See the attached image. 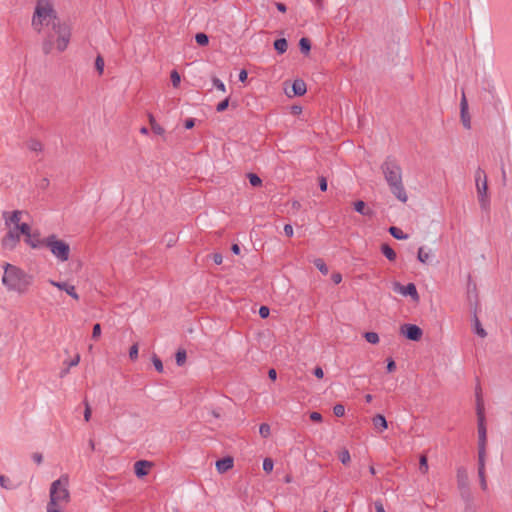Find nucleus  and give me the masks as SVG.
Wrapping results in <instances>:
<instances>
[{
	"instance_id": "obj_31",
	"label": "nucleus",
	"mask_w": 512,
	"mask_h": 512,
	"mask_svg": "<svg viewBox=\"0 0 512 512\" xmlns=\"http://www.w3.org/2000/svg\"><path fill=\"white\" fill-rule=\"evenodd\" d=\"M338 457H339V460L343 463V464H348L351 460V457H350V453L347 449H343L341 450L339 453H338Z\"/></svg>"
},
{
	"instance_id": "obj_56",
	"label": "nucleus",
	"mask_w": 512,
	"mask_h": 512,
	"mask_svg": "<svg viewBox=\"0 0 512 512\" xmlns=\"http://www.w3.org/2000/svg\"><path fill=\"white\" fill-rule=\"evenodd\" d=\"M91 417V408L88 404H86L85 411H84V419L86 422L90 420Z\"/></svg>"
},
{
	"instance_id": "obj_45",
	"label": "nucleus",
	"mask_w": 512,
	"mask_h": 512,
	"mask_svg": "<svg viewBox=\"0 0 512 512\" xmlns=\"http://www.w3.org/2000/svg\"><path fill=\"white\" fill-rule=\"evenodd\" d=\"M228 105H229V98H226L223 101H221L220 103H218L216 110L218 112H223L224 110L227 109Z\"/></svg>"
},
{
	"instance_id": "obj_42",
	"label": "nucleus",
	"mask_w": 512,
	"mask_h": 512,
	"mask_svg": "<svg viewBox=\"0 0 512 512\" xmlns=\"http://www.w3.org/2000/svg\"><path fill=\"white\" fill-rule=\"evenodd\" d=\"M101 336V326L99 323L95 324L93 326V330H92V338L94 340H98L99 337Z\"/></svg>"
},
{
	"instance_id": "obj_49",
	"label": "nucleus",
	"mask_w": 512,
	"mask_h": 512,
	"mask_svg": "<svg viewBox=\"0 0 512 512\" xmlns=\"http://www.w3.org/2000/svg\"><path fill=\"white\" fill-rule=\"evenodd\" d=\"M269 308L266 306H261L259 309V315L261 318H267L269 316Z\"/></svg>"
},
{
	"instance_id": "obj_30",
	"label": "nucleus",
	"mask_w": 512,
	"mask_h": 512,
	"mask_svg": "<svg viewBox=\"0 0 512 512\" xmlns=\"http://www.w3.org/2000/svg\"><path fill=\"white\" fill-rule=\"evenodd\" d=\"M364 338L366 339L367 342L371 344L379 343V336L376 332H366L364 334Z\"/></svg>"
},
{
	"instance_id": "obj_22",
	"label": "nucleus",
	"mask_w": 512,
	"mask_h": 512,
	"mask_svg": "<svg viewBox=\"0 0 512 512\" xmlns=\"http://www.w3.org/2000/svg\"><path fill=\"white\" fill-rule=\"evenodd\" d=\"M149 123L151 126V130L157 135H163L165 130L164 128L158 124L152 114L149 115Z\"/></svg>"
},
{
	"instance_id": "obj_28",
	"label": "nucleus",
	"mask_w": 512,
	"mask_h": 512,
	"mask_svg": "<svg viewBox=\"0 0 512 512\" xmlns=\"http://www.w3.org/2000/svg\"><path fill=\"white\" fill-rule=\"evenodd\" d=\"M300 49L303 53L308 54L311 49V43L308 38H301L299 41Z\"/></svg>"
},
{
	"instance_id": "obj_7",
	"label": "nucleus",
	"mask_w": 512,
	"mask_h": 512,
	"mask_svg": "<svg viewBox=\"0 0 512 512\" xmlns=\"http://www.w3.org/2000/svg\"><path fill=\"white\" fill-rule=\"evenodd\" d=\"M388 185L402 182V173L400 166L394 161L387 159L381 167Z\"/></svg>"
},
{
	"instance_id": "obj_11",
	"label": "nucleus",
	"mask_w": 512,
	"mask_h": 512,
	"mask_svg": "<svg viewBox=\"0 0 512 512\" xmlns=\"http://www.w3.org/2000/svg\"><path fill=\"white\" fill-rule=\"evenodd\" d=\"M401 332L409 339L413 341H418L422 337V330L413 324H406L401 327Z\"/></svg>"
},
{
	"instance_id": "obj_27",
	"label": "nucleus",
	"mask_w": 512,
	"mask_h": 512,
	"mask_svg": "<svg viewBox=\"0 0 512 512\" xmlns=\"http://www.w3.org/2000/svg\"><path fill=\"white\" fill-rule=\"evenodd\" d=\"M474 329H475V333L478 336H480L481 338L486 337L487 333L484 330V328L482 327V325L477 317L474 319Z\"/></svg>"
},
{
	"instance_id": "obj_52",
	"label": "nucleus",
	"mask_w": 512,
	"mask_h": 512,
	"mask_svg": "<svg viewBox=\"0 0 512 512\" xmlns=\"http://www.w3.org/2000/svg\"><path fill=\"white\" fill-rule=\"evenodd\" d=\"M313 373L318 379H322L324 377L323 369L320 366L315 367Z\"/></svg>"
},
{
	"instance_id": "obj_5",
	"label": "nucleus",
	"mask_w": 512,
	"mask_h": 512,
	"mask_svg": "<svg viewBox=\"0 0 512 512\" xmlns=\"http://www.w3.org/2000/svg\"><path fill=\"white\" fill-rule=\"evenodd\" d=\"M52 255L60 262H66L70 258V246L55 234L46 237V246Z\"/></svg>"
},
{
	"instance_id": "obj_2",
	"label": "nucleus",
	"mask_w": 512,
	"mask_h": 512,
	"mask_svg": "<svg viewBox=\"0 0 512 512\" xmlns=\"http://www.w3.org/2000/svg\"><path fill=\"white\" fill-rule=\"evenodd\" d=\"M2 283L8 291L25 294L32 284V276L12 264H5Z\"/></svg>"
},
{
	"instance_id": "obj_48",
	"label": "nucleus",
	"mask_w": 512,
	"mask_h": 512,
	"mask_svg": "<svg viewBox=\"0 0 512 512\" xmlns=\"http://www.w3.org/2000/svg\"><path fill=\"white\" fill-rule=\"evenodd\" d=\"M29 147H30L31 150H34V151H41L42 150V144L40 142H38V141H31Z\"/></svg>"
},
{
	"instance_id": "obj_18",
	"label": "nucleus",
	"mask_w": 512,
	"mask_h": 512,
	"mask_svg": "<svg viewBox=\"0 0 512 512\" xmlns=\"http://www.w3.org/2000/svg\"><path fill=\"white\" fill-rule=\"evenodd\" d=\"M234 461L231 457L220 459L216 462V468L219 473H224L233 468Z\"/></svg>"
},
{
	"instance_id": "obj_23",
	"label": "nucleus",
	"mask_w": 512,
	"mask_h": 512,
	"mask_svg": "<svg viewBox=\"0 0 512 512\" xmlns=\"http://www.w3.org/2000/svg\"><path fill=\"white\" fill-rule=\"evenodd\" d=\"M354 209L362 215H371L372 211L369 209L365 202L359 200L354 203Z\"/></svg>"
},
{
	"instance_id": "obj_44",
	"label": "nucleus",
	"mask_w": 512,
	"mask_h": 512,
	"mask_svg": "<svg viewBox=\"0 0 512 512\" xmlns=\"http://www.w3.org/2000/svg\"><path fill=\"white\" fill-rule=\"evenodd\" d=\"M79 362H80V355L76 354L72 360L67 362L68 368L65 371V373H67L71 367L77 366L79 364Z\"/></svg>"
},
{
	"instance_id": "obj_60",
	"label": "nucleus",
	"mask_w": 512,
	"mask_h": 512,
	"mask_svg": "<svg viewBox=\"0 0 512 512\" xmlns=\"http://www.w3.org/2000/svg\"><path fill=\"white\" fill-rule=\"evenodd\" d=\"M247 76H248L247 71L246 70H241L240 73H239V80L241 82H244V81H246Z\"/></svg>"
},
{
	"instance_id": "obj_54",
	"label": "nucleus",
	"mask_w": 512,
	"mask_h": 512,
	"mask_svg": "<svg viewBox=\"0 0 512 512\" xmlns=\"http://www.w3.org/2000/svg\"><path fill=\"white\" fill-rule=\"evenodd\" d=\"M331 279L335 284H339L342 281V275L338 272H335L332 274Z\"/></svg>"
},
{
	"instance_id": "obj_32",
	"label": "nucleus",
	"mask_w": 512,
	"mask_h": 512,
	"mask_svg": "<svg viewBox=\"0 0 512 512\" xmlns=\"http://www.w3.org/2000/svg\"><path fill=\"white\" fill-rule=\"evenodd\" d=\"M248 179H249L250 184L254 187L261 186V184H262V180L260 179V177L254 173H249Z\"/></svg>"
},
{
	"instance_id": "obj_16",
	"label": "nucleus",
	"mask_w": 512,
	"mask_h": 512,
	"mask_svg": "<svg viewBox=\"0 0 512 512\" xmlns=\"http://www.w3.org/2000/svg\"><path fill=\"white\" fill-rule=\"evenodd\" d=\"M20 233H15L13 230H10L7 235L2 240V245L5 248L12 249L19 242Z\"/></svg>"
},
{
	"instance_id": "obj_1",
	"label": "nucleus",
	"mask_w": 512,
	"mask_h": 512,
	"mask_svg": "<svg viewBox=\"0 0 512 512\" xmlns=\"http://www.w3.org/2000/svg\"><path fill=\"white\" fill-rule=\"evenodd\" d=\"M70 479L67 474L62 475L59 479L51 483L49 489V501L47 503V512H65L71 495L69 491Z\"/></svg>"
},
{
	"instance_id": "obj_14",
	"label": "nucleus",
	"mask_w": 512,
	"mask_h": 512,
	"mask_svg": "<svg viewBox=\"0 0 512 512\" xmlns=\"http://www.w3.org/2000/svg\"><path fill=\"white\" fill-rule=\"evenodd\" d=\"M152 466V462L146 460H139L134 464V472L137 477L141 478L149 474Z\"/></svg>"
},
{
	"instance_id": "obj_12",
	"label": "nucleus",
	"mask_w": 512,
	"mask_h": 512,
	"mask_svg": "<svg viewBox=\"0 0 512 512\" xmlns=\"http://www.w3.org/2000/svg\"><path fill=\"white\" fill-rule=\"evenodd\" d=\"M24 215L25 213L23 211L16 210L11 213H6L4 217L6 219L7 224L9 223L14 225L15 230H18L20 232V226L22 224H25L24 222H22Z\"/></svg>"
},
{
	"instance_id": "obj_61",
	"label": "nucleus",
	"mask_w": 512,
	"mask_h": 512,
	"mask_svg": "<svg viewBox=\"0 0 512 512\" xmlns=\"http://www.w3.org/2000/svg\"><path fill=\"white\" fill-rule=\"evenodd\" d=\"M268 376L272 381H275L277 378V373L275 369H270L268 372Z\"/></svg>"
},
{
	"instance_id": "obj_33",
	"label": "nucleus",
	"mask_w": 512,
	"mask_h": 512,
	"mask_svg": "<svg viewBox=\"0 0 512 512\" xmlns=\"http://www.w3.org/2000/svg\"><path fill=\"white\" fill-rule=\"evenodd\" d=\"M170 79H171L172 85L175 88H177L181 82L180 74L176 70H173L170 73Z\"/></svg>"
},
{
	"instance_id": "obj_19",
	"label": "nucleus",
	"mask_w": 512,
	"mask_h": 512,
	"mask_svg": "<svg viewBox=\"0 0 512 512\" xmlns=\"http://www.w3.org/2000/svg\"><path fill=\"white\" fill-rule=\"evenodd\" d=\"M372 423H373V426L374 428L378 431V432H383L384 430L387 429L388 427V423L385 419V417L381 414H377L375 415L373 418H372Z\"/></svg>"
},
{
	"instance_id": "obj_63",
	"label": "nucleus",
	"mask_w": 512,
	"mask_h": 512,
	"mask_svg": "<svg viewBox=\"0 0 512 512\" xmlns=\"http://www.w3.org/2000/svg\"><path fill=\"white\" fill-rule=\"evenodd\" d=\"M320 189L322 191H326L327 190V181L325 178H321L320 179Z\"/></svg>"
},
{
	"instance_id": "obj_10",
	"label": "nucleus",
	"mask_w": 512,
	"mask_h": 512,
	"mask_svg": "<svg viewBox=\"0 0 512 512\" xmlns=\"http://www.w3.org/2000/svg\"><path fill=\"white\" fill-rule=\"evenodd\" d=\"M394 290L403 296H410L415 302L419 301V294L413 283L402 285L399 282L394 283Z\"/></svg>"
},
{
	"instance_id": "obj_15",
	"label": "nucleus",
	"mask_w": 512,
	"mask_h": 512,
	"mask_svg": "<svg viewBox=\"0 0 512 512\" xmlns=\"http://www.w3.org/2000/svg\"><path fill=\"white\" fill-rule=\"evenodd\" d=\"M391 192L395 195V197L401 202L405 203L408 200V196L406 194L405 188L402 182L395 183L394 185H389Z\"/></svg>"
},
{
	"instance_id": "obj_38",
	"label": "nucleus",
	"mask_w": 512,
	"mask_h": 512,
	"mask_svg": "<svg viewBox=\"0 0 512 512\" xmlns=\"http://www.w3.org/2000/svg\"><path fill=\"white\" fill-rule=\"evenodd\" d=\"M274 463L271 458H265L263 461V469L265 472L270 473L273 470Z\"/></svg>"
},
{
	"instance_id": "obj_47",
	"label": "nucleus",
	"mask_w": 512,
	"mask_h": 512,
	"mask_svg": "<svg viewBox=\"0 0 512 512\" xmlns=\"http://www.w3.org/2000/svg\"><path fill=\"white\" fill-rule=\"evenodd\" d=\"M152 361H153V364L155 366V369L158 371V372H162L163 371V364H162V361L157 357V356H154L152 358Z\"/></svg>"
},
{
	"instance_id": "obj_24",
	"label": "nucleus",
	"mask_w": 512,
	"mask_h": 512,
	"mask_svg": "<svg viewBox=\"0 0 512 512\" xmlns=\"http://www.w3.org/2000/svg\"><path fill=\"white\" fill-rule=\"evenodd\" d=\"M381 251L390 261H394L396 259V252L388 244H382Z\"/></svg>"
},
{
	"instance_id": "obj_17",
	"label": "nucleus",
	"mask_w": 512,
	"mask_h": 512,
	"mask_svg": "<svg viewBox=\"0 0 512 512\" xmlns=\"http://www.w3.org/2000/svg\"><path fill=\"white\" fill-rule=\"evenodd\" d=\"M307 91V88H306V84L303 80L301 79H296L293 84H292V94H290L289 92H287V95L289 97H292V96H302L306 93Z\"/></svg>"
},
{
	"instance_id": "obj_55",
	"label": "nucleus",
	"mask_w": 512,
	"mask_h": 512,
	"mask_svg": "<svg viewBox=\"0 0 512 512\" xmlns=\"http://www.w3.org/2000/svg\"><path fill=\"white\" fill-rule=\"evenodd\" d=\"M396 369V364L393 359H388L387 362V370L388 372H393Z\"/></svg>"
},
{
	"instance_id": "obj_20",
	"label": "nucleus",
	"mask_w": 512,
	"mask_h": 512,
	"mask_svg": "<svg viewBox=\"0 0 512 512\" xmlns=\"http://www.w3.org/2000/svg\"><path fill=\"white\" fill-rule=\"evenodd\" d=\"M419 472L422 474V475H426L428 474V471H429V465H428V458L426 456V454H421L420 457H419Z\"/></svg>"
},
{
	"instance_id": "obj_6",
	"label": "nucleus",
	"mask_w": 512,
	"mask_h": 512,
	"mask_svg": "<svg viewBox=\"0 0 512 512\" xmlns=\"http://www.w3.org/2000/svg\"><path fill=\"white\" fill-rule=\"evenodd\" d=\"M477 416H478V436H479V448L478 453L486 454L487 444V430L485 425L484 408L480 401L477 399Z\"/></svg>"
},
{
	"instance_id": "obj_50",
	"label": "nucleus",
	"mask_w": 512,
	"mask_h": 512,
	"mask_svg": "<svg viewBox=\"0 0 512 512\" xmlns=\"http://www.w3.org/2000/svg\"><path fill=\"white\" fill-rule=\"evenodd\" d=\"M32 459L35 463L41 464L43 461V455L39 452H35L32 454Z\"/></svg>"
},
{
	"instance_id": "obj_36",
	"label": "nucleus",
	"mask_w": 512,
	"mask_h": 512,
	"mask_svg": "<svg viewBox=\"0 0 512 512\" xmlns=\"http://www.w3.org/2000/svg\"><path fill=\"white\" fill-rule=\"evenodd\" d=\"M138 351H139V347H138V344L135 343L133 344L130 349H129V358L132 360V361H135L138 359Z\"/></svg>"
},
{
	"instance_id": "obj_62",
	"label": "nucleus",
	"mask_w": 512,
	"mask_h": 512,
	"mask_svg": "<svg viewBox=\"0 0 512 512\" xmlns=\"http://www.w3.org/2000/svg\"><path fill=\"white\" fill-rule=\"evenodd\" d=\"M462 121L466 128H470V116L468 113L464 118H462Z\"/></svg>"
},
{
	"instance_id": "obj_21",
	"label": "nucleus",
	"mask_w": 512,
	"mask_h": 512,
	"mask_svg": "<svg viewBox=\"0 0 512 512\" xmlns=\"http://www.w3.org/2000/svg\"><path fill=\"white\" fill-rule=\"evenodd\" d=\"M485 458L486 454L478 453V475L480 479L486 478L485 476Z\"/></svg>"
},
{
	"instance_id": "obj_3",
	"label": "nucleus",
	"mask_w": 512,
	"mask_h": 512,
	"mask_svg": "<svg viewBox=\"0 0 512 512\" xmlns=\"http://www.w3.org/2000/svg\"><path fill=\"white\" fill-rule=\"evenodd\" d=\"M71 29L66 23L54 24L43 42V52L50 54L53 51L63 52L70 42Z\"/></svg>"
},
{
	"instance_id": "obj_64",
	"label": "nucleus",
	"mask_w": 512,
	"mask_h": 512,
	"mask_svg": "<svg viewBox=\"0 0 512 512\" xmlns=\"http://www.w3.org/2000/svg\"><path fill=\"white\" fill-rule=\"evenodd\" d=\"M376 512H385L384 507L381 502L375 503Z\"/></svg>"
},
{
	"instance_id": "obj_51",
	"label": "nucleus",
	"mask_w": 512,
	"mask_h": 512,
	"mask_svg": "<svg viewBox=\"0 0 512 512\" xmlns=\"http://www.w3.org/2000/svg\"><path fill=\"white\" fill-rule=\"evenodd\" d=\"M310 419L313 422H321L322 421V416L318 412H312V413H310Z\"/></svg>"
},
{
	"instance_id": "obj_25",
	"label": "nucleus",
	"mask_w": 512,
	"mask_h": 512,
	"mask_svg": "<svg viewBox=\"0 0 512 512\" xmlns=\"http://www.w3.org/2000/svg\"><path fill=\"white\" fill-rule=\"evenodd\" d=\"M274 48L278 51V53L280 54H283L287 51V48H288V43L286 41V39L284 38H281V39H277L275 42H274Z\"/></svg>"
},
{
	"instance_id": "obj_4",
	"label": "nucleus",
	"mask_w": 512,
	"mask_h": 512,
	"mask_svg": "<svg viewBox=\"0 0 512 512\" xmlns=\"http://www.w3.org/2000/svg\"><path fill=\"white\" fill-rule=\"evenodd\" d=\"M57 14L52 0H36V7L32 17L33 28L41 32L44 27L54 26Z\"/></svg>"
},
{
	"instance_id": "obj_29",
	"label": "nucleus",
	"mask_w": 512,
	"mask_h": 512,
	"mask_svg": "<svg viewBox=\"0 0 512 512\" xmlns=\"http://www.w3.org/2000/svg\"><path fill=\"white\" fill-rule=\"evenodd\" d=\"M195 40L200 46H206L209 43V38L205 33H197L195 35Z\"/></svg>"
},
{
	"instance_id": "obj_59",
	"label": "nucleus",
	"mask_w": 512,
	"mask_h": 512,
	"mask_svg": "<svg viewBox=\"0 0 512 512\" xmlns=\"http://www.w3.org/2000/svg\"><path fill=\"white\" fill-rule=\"evenodd\" d=\"M213 261H214L215 264L220 265L222 263V261H223L222 255L218 254V253L214 254L213 255Z\"/></svg>"
},
{
	"instance_id": "obj_40",
	"label": "nucleus",
	"mask_w": 512,
	"mask_h": 512,
	"mask_svg": "<svg viewBox=\"0 0 512 512\" xmlns=\"http://www.w3.org/2000/svg\"><path fill=\"white\" fill-rule=\"evenodd\" d=\"M333 413L337 417H342L345 414V407L342 404H336L333 407Z\"/></svg>"
},
{
	"instance_id": "obj_35",
	"label": "nucleus",
	"mask_w": 512,
	"mask_h": 512,
	"mask_svg": "<svg viewBox=\"0 0 512 512\" xmlns=\"http://www.w3.org/2000/svg\"><path fill=\"white\" fill-rule=\"evenodd\" d=\"M314 264L324 275L328 273V267L326 266L325 262L322 259H316L314 261Z\"/></svg>"
},
{
	"instance_id": "obj_53",
	"label": "nucleus",
	"mask_w": 512,
	"mask_h": 512,
	"mask_svg": "<svg viewBox=\"0 0 512 512\" xmlns=\"http://www.w3.org/2000/svg\"><path fill=\"white\" fill-rule=\"evenodd\" d=\"M9 482L10 480L7 477H5L4 475H0V485L3 488H9Z\"/></svg>"
},
{
	"instance_id": "obj_8",
	"label": "nucleus",
	"mask_w": 512,
	"mask_h": 512,
	"mask_svg": "<svg viewBox=\"0 0 512 512\" xmlns=\"http://www.w3.org/2000/svg\"><path fill=\"white\" fill-rule=\"evenodd\" d=\"M20 234L25 236V242L31 248L36 249L46 246V238H41L39 231H32L30 225L22 224L20 226Z\"/></svg>"
},
{
	"instance_id": "obj_34",
	"label": "nucleus",
	"mask_w": 512,
	"mask_h": 512,
	"mask_svg": "<svg viewBox=\"0 0 512 512\" xmlns=\"http://www.w3.org/2000/svg\"><path fill=\"white\" fill-rule=\"evenodd\" d=\"M185 362H186V352H185V350H179L176 353V363H177V365L182 366L185 364Z\"/></svg>"
},
{
	"instance_id": "obj_9",
	"label": "nucleus",
	"mask_w": 512,
	"mask_h": 512,
	"mask_svg": "<svg viewBox=\"0 0 512 512\" xmlns=\"http://www.w3.org/2000/svg\"><path fill=\"white\" fill-rule=\"evenodd\" d=\"M476 187H477V192L479 195V201H480L481 205L483 207H485L488 202V200H487L488 186H487L486 176L480 170L476 173Z\"/></svg>"
},
{
	"instance_id": "obj_37",
	"label": "nucleus",
	"mask_w": 512,
	"mask_h": 512,
	"mask_svg": "<svg viewBox=\"0 0 512 512\" xmlns=\"http://www.w3.org/2000/svg\"><path fill=\"white\" fill-rule=\"evenodd\" d=\"M430 255L428 252H426L422 247L418 250L417 258L420 262L426 263L429 259Z\"/></svg>"
},
{
	"instance_id": "obj_13",
	"label": "nucleus",
	"mask_w": 512,
	"mask_h": 512,
	"mask_svg": "<svg viewBox=\"0 0 512 512\" xmlns=\"http://www.w3.org/2000/svg\"><path fill=\"white\" fill-rule=\"evenodd\" d=\"M49 283L60 289V290H63L65 291L68 295H70L73 299L75 300H79V295L78 293L76 292V288L74 285H71L67 282H57V281H54V280H49Z\"/></svg>"
},
{
	"instance_id": "obj_43",
	"label": "nucleus",
	"mask_w": 512,
	"mask_h": 512,
	"mask_svg": "<svg viewBox=\"0 0 512 512\" xmlns=\"http://www.w3.org/2000/svg\"><path fill=\"white\" fill-rule=\"evenodd\" d=\"M96 69L99 72V74L103 73L104 70V60L101 56H98L95 61Z\"/></svg>"
},
{
	"instance_id": "obj_41",
	"label": "nucleus",
	"mask_w": 512,
	"mask_h": 512,
	"mask_svg": "<svg viewBox=\"0 0 512 512\" xmlns=\"http://www.w3.org/2000/svg\"><path fill=\"white\" fill-rule=\"evenodd\" d=\"M259 432L263 437H268L270 435V426L266 423L261 424Z\"/></svg>"
},
{
	"instance_id": "obj_26",
	"label": "nucleus",
	"mask_w": 512,
	"mask_h": 512,
	"mask_svg": "<svg viewBox=\"0 0 512 512\" xmlns=\"http://www.w3.org/2000/svg\"><path fill=\"white\" fill-rule=\"evenodd\" d=\"M389 232L394 238L399 240H404L408 238L407 234H405L400 228L395 226L390 227Z\"/></svg>"
},
{
	"instance_id": "obj_57",
	"label": "nucleus",
	"mask_w": 512,
	"mask_h": 512,
	"mask_svg": "<svg viewBox=\"0 0 512 512\" xmlns=\"http://www.w3.org/2000/svg\"><path fill=\"white\" fill-rule=\"evenodd\" d=\"M284 232L288 237H291L293 235V227L290 224H286L284 226Z\"/></svg>"
},
{
	"instance_id": "obj_58",
	"label": "nucleus",
	"mask_w": 512,
	"mask_h": 512,
	"mask_svg": "<svg viewBox=\"0 0 512 512\" xmlns=\"http://www.w3.org/2000/svg\"><path fill=\"white\" fill-rule=\"evenodd\" d=\"M195 125V120L193 118H188L185 121V128L186 129H192Z\"/></svg>"
},
{
	"instance_id": "obj_39",
	"label": "nucleus",
	"mask_w": 512,
	"mask_h": 512,
	"mask_svg": "<svg viewBox=\"0 0 512 512\" xmlns=\"http://www.w3.org/2000/svg\"><path fill=\"white\" fill-rule=\"evenodd\" d=\"M461 118H464L468 113V103L465 95L463 94L461 99Z\"/></svg>"
},
{
	"instance_id": "obj_46",
	"label": "nucleus",
	"mask_w": 512,
	"mask_h": 512,
	"mask_svg": "<svg viewBox=\"0 0 512 512\" xmlns=\"http://www.w3.org/2000/svg\"><path fill=\"white\" fill-rule=\"evenodd\" d=\"M213 84H214V86H215L218 90H220V91H222V92H225V91H226V87H225L224 83H223L220 79H218V78H216V77H215V78H213Z\"/></svg>"
}]
</instances>
